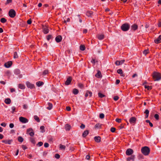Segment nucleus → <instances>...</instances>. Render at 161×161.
<instances>
[{"instance_id":"f257e3e1","label":"nucleus","mask_w":161,"mask_h":161,"mask_svg":"<svg viewBox=\"0 0 161 161\" xmlns=\"http://www.w3.org/2000/svg\"><path fill=\"white\" fill-rule=\"evenodd\" d=\"M152 76L154 81H158L161 79V74L159 72H154Z\"/></svg>"},{"instance_id":"f03ea898","label":"nucleus","mask_w":161,"mask_h":161,"mask_svg":"<svg viewBox=\"0 0 161 161\" xmlns=\"http://www.w3.org/2000/svg\"><path fill=\"white\" fill-rule=\"evenodd\" d=\"M141 152L144 155H148L150 152V149L149 147L145 146L141 148Z\"/></svg>"},{"instance_id":"7ed1b4c3","label":"nucleus","mask_w":161,"mask_h":161,"mask_svg":"<svg viewBox=\"0 0 161 161\" xmlns=\"http://www.w3.org/2000/svg\"><path fill=\"white\" fill-rule=\"evenodd\" d=\"M130 27V25L128 24L125 23L121 25V28L123 31H126L129 30Z\"/></svg>"},{"instance_id":"20e7f679","label":"nucleus","mask_w":161,"mask_h":161,"mask_svg":"<svg viewBox=\"0 0 161 161\" xmlns=\"http://www.w3.org/2000/svg\"><path fill=\"white\" fill-rule=\"evenodd\" d=\"M26 133L29 134L31 136H33L34 135V133L33 131V129L31 128L27 129Z\"/></svg>"},{"instance_id":"39448f33","label":"nucleus","mask_w":161,"mask_h":161,"mask_svg":"<svg viewBox=\"0 0 161 161\" xmlns=\"http://www.w3.org/2000/svg\"><path fill=\"white\" fill-rule=\"evenodd\" d=\"M19 121L23 123H26L28 121L27 119L23 117H19Z\"/></svg>"},{"instance_id":"423d86ee","label":"nucleus","mask_w":161,"mask_h":161,"mask_svg":"<svg viewBox=\"0 0 161 161\" xmlns=\"http://www.w3.org/2000/svg\"><path fill=\"white\" fill-rule=\"evenodd\" d=\"M125 60L124 59L121 60H117L115 61V64L117 66H119L121 65L124 63Z\"/></svg>"},{"instance_id":"0eeeda50","label":"nucleus","mask_w":161,"mask_h":161,"mask_svg":"<svg viewBox=\"0 0 161 161\" xmlns=\"http://www.w3.org/2000/svg\"><path fill=\"white\" fill-rule=\"evenodd\" d=\"M136 119L135 117H132L130 119L129 122L131 124L134 125L136 123Z\"/></svg>"},{"instance_id":"6e6552de","label":"nucleus","mask_w":161,"mask_h":161,"mask_svg":"<svg viewBox=\"0 0 161 161\" xmlns=\"http://www.w3.org/2000/svg\"><path fill=\"white\" fill-rule=\"evenodd\" d=\"M133 153L132 149L130 148L127 149L126 152V154L127 155H130L132 154Z\"/></svg>"},{"instance_id":"1a4fd4ad","label":"nucleus","mask_w":161,"mask_h":161,"mask_svg":"<svg viewBox=\"0 0 161 161\" xmlns=\"http://www.w3.org/2000/svg\"><path fill=\"white\" fill-rule=\"evenodd\" d=\"M62 40V37L61 36L58 35L55 38V40L57 42H60Z\"/></svg>"},{"instance_id":"9d476101","label":"nucleus","mask_w":161,"mask_h":161,"mask_svg":"<svg viewBox=\"0 0 161 161\" xmlns=\"http://www.w3.org/2000/svg\"><path fill=\"white\" fill-rule=\"evenodd\" d=\"M16 14L15 11L13 9H11V18L14 17Z\"/></svg>"},{"instance_id":"9b49d317","label":"nucleus","mask_w":161,"mask_h":161,"mask_svg":"<svg viewBox=\"0 0 161 161\" xmlns=\"http://www.w3.org/2000/svg\"><path fill=\"white\" fill-rule=\"evenodd\" d=\"M72 80V78L71 77H69L67 78V80L65 82V85H69L71 83Z\"/></svg>"},{"instance_id":"f8f14e48","label":"nucleus","mask_w":161,"mask_h":161,"mask_svg":"<svg viewBox=\"0 0 161 161\" xmlns=\"http://www.w3.org/2000/svg\"><path fill=\"white\" fill-rule=\"evenodd\" d=\"M155 43L158 44L161 42V35H159L158 37L154 40Z\"/></svg>"},{"instance_id":"ddd939ff","label":"nucleus","mask_w":161,"mask_h":161,"mask_svg":"<svg viewBox=\"0 0 161 161\" xmlns=\"http://www.w3.org/2000/svg\"><path fill=\"white\" fill-rule=\"evenodd\" d=\"M27 86L28 87L31 89L35 88L34 85L33 84H31L29 82H27L26 83Z\"/></svg>"},{"instance_id":"4468645a","label":"nucleus","mask_w":161,"mask_h":161,"mask_svg":"<svg viewBox=\"0 0 161 161\" xmlns=\"http://www.w3.org/2000/svg\"><path fill=\"white\" fill-rule=\"evenodd\" d=\"M95 76L98 78H101L102 77V75L100 71H98L97 73L95 75Z\"/></svg>"},{"instance_id":"2eb2a0df","label":"nucleus","mask_w":161,"mask_h":161,"mask_svg":"<svg viewBox=\"0 0 161 161\" xmlns=\"http://www.w3.org/2000/svg\"><path fill=\"white\" fill-rule=\"evenodd\" d=\"M89 131L88 130H85L82 134V136L83 137H85L89 134Z\"/></svg>"},{"instance_id":"dca6fc26","label":"nucleus","mask_w":161,"mask_h":161,"mask_svg":"<svg viewBox=\"0 0 161 161\" xmlns=\"http://www.w3.org/2000/svg\"><path fill=\"white\" fill-rule=\"evenodd\" d=\"M93 14V12L92 11H88L86 12V15L88 17H92Z\"/></svg>"},{"instance_id":"f3484780","label":"nucleus","mask_w":161,"mask_h":161,"mask_svg":"<svg viewBox=\"0 0 161 161\" xmlns=\"http://www.w3.org/2000/svg\"><path fill=\"white\" fill-rule=\"evenodd\" d=\"M101 137L99 136H95L94 138L95 141L97 142H100L101 141Z\"/></svg>"},{"instance_id":"a211bd4d","label":"nucleus","mask_w":161,"mask_h":161,"mask_svg":"<svg viewBox=\"0 0 161 161\" xmlns=\"http://www.w3.org/2000/svg\"><path fill=\"white\" fill-rule=\"evenodd\" d=\"M138 28V26L136 24H134L131 26V29L134 31L136 30Z\"/></svg>"},{"instance_id":"6ab92c4d","label":"nucleus","mask_w":161,"mask_h":161,"mask_svg":"<svg viewBox=\"0 0 161 161\" xmlns=\"http://www.w3.org/2000/svg\"><path fill=\"white\" fill-rule=\"evenodd\" d=\"M71 128V126L68 124H67L65 126V129L66 130H70Z\"/></svg>"},{"instance_id":"aec40b11","label":"nucleus","mask_w":161,"mask_h":161,"mask_svg":"<svg viewBox=\"0 0 161 161\" xmlns=\"http://www.w3.org/2000/svg\"><path fill=\"white\" fill-rule=\"evenodd\" d=\"M4 66L7 68H8L10 67V61H8L7 63H5L4 64Z\"/></svg>"},{"instance_id":"412c9836","label":"nucleus","mask_w":161,"mask_h":161,"mask_svg":"<svg viewBox=\"0 0 161 161\" xmlns=\"http://www.w3.org/2000/svg\"><path fill=\"white\" fill-rule=\"evenodd\" d=\"M79 92L78 90L76 88L74 89L73 90V93L75 95L78 94Z\"/></svg>"},{"instance_id":"4be33fe9","label":"nucleus","mask_w":161,"mask_h":161,"mask_svg":"<svg viewBox=\"0 0 161 161\" xmlns=\"http://www.w3.org/2000/svg\"><path fill=\"white\" fill-rule=\"evenodd\" d=\"M18 87L19 88L21 89H24L25 88V86L23 84H19Z\"/></svg>"},{"instance_id":"5701e85b","label":"nucleus","mask_w":161,"mask_h":161,"mask_svg":"<svg viewBox=\"0 0 161 161\" xmlns=\"http://www.w3.org/2000/svg\"><path fill=\"white\" fill-rule=\"evenodd\" d=\"M48 106L47 107V109L48 110L51 109L53 107L52 104L50 103H48Z\"/></svg>"},{"instance_id":"b1692460","label":"nucleus","mask_w":161,"mask_h":161,"mask_svg":"<svg viewBox=\"0 0 161 161\" xmlns=\"http://www.w3.org/2000/svg\"><path fill=\"white\" fill-rule=\"evenodd\" d=\"M97 38L99 40H102L104 38V35L103 34L98 35L97 36Z\"/></svg>"},{"instance_id":"393cba45","label":"nucleus","mask_w":161,"mask_h":161,"mask_svg":"<svg viewBox=\"0 0 161 161\" xmlns=\"http://www.w3.org/2000/svg\"><path fill=\"white\" fill-rule=\"evenodd\" d=\"M43 84L44 83L43 82L40 81L37 82L36 83V85L38 86H42Z\"/></svg>"},{"instance_id":"a878e982","label":"nucleus","mask_w":161,"mask_h":161,"mask_svg":"<svg viewBox=\"0 0 161 161\" xmlns=\"http://www.w3.org/2000/svg\"><path fill=\"white\" fill-rule=\"evenodd\" d=\"M149 111L148 109H146L144 112V113L146 114L145 118H147L148 116Z\"/></svg>"},{"instance_id":"bb28decb","label":"nucleus","mask_w":161,"mask_h":161,"mask_svg":"<svg viewBox=\"0 0 161 161\" xmlns=\"http://www.w3.org/2000/svg\"><path fill=\"white\" fill-rule=\"evenodd\" d=\"M98 62L97 60L95 59L92 58L91 61V62L93 64H95L96 63H97Z\"/></svg>"},{"instance_id":"cd10ccee","label":"nucleus","mask_w":161,"mask_h":161,"mask_svg":"<svg viewBox=\"0 0 161 161\" xmlns=\"http://www.w3.org/2000/svg\"><path fill=\"white\" fill-rule=\"evenodd\" d=\"M5 103L7 104L10 103V99L9 98H6L4 100Z\"/></svg>"},{"instance_id":"c85d7f7f","label":"nucleus","mask_w":161,"mask_h":161,"mask_svg":"<svg viewBox=\"0 0 161 161\" xmlns=\"http://www.w3.org/2000/svg\"><path fill=\"white\" fill-rule=\"evenodd\" d=\"M2 142L5 143V144H10V140H4L2 141Z\"/></svg>"},{"instance_id":"c756f323","label":"nucleus","mask_w":161,"mask_h":161,"mask_svg":"<svg viewBox=\"0 0 161 161\" xmlns=\"http://www.w3.org/2000/svg\"><path fill=\"white\" fill-rule=\"evenodd\" d=\"M18 141L20 142H22L24 141V139L21 136H19L18 138Z\"/></svg>"},{"instance_id":"7c9ffc66","label":"nucleus","mask_w":161,"mask_h":161,"mask_svg":"<svg viewBox=\"0 0 161 161\" xmlns=\"http://www.w3.org/2000/svg\"><path fill=\"white\" fill-rule=\"evenodd\" d=\"M134 156H131L130 157L126 159V160H127V161H129L131 159H133V160H134Z\"/></svg>"},{"instance_id":"2f4dec72","label":"nucleus","mask_w":161,"mask_h":161,"mask_svg":"<svg viewBox=\"0 0 161 161\" xmlns=\"http://www.w3.org/2000/svg\"><path fill=\"white\" fill-rule=\"evenodd\" d=\"M101 125L100 124L98 123L96 124L95 126V129L97 128H100L101 127Z\"/></svg>"},{"instance_id":"473e14b6","label":"nucleus","mask_w":161,"mask_h":161,"mask_svg":"<svg viewBox=\"0 0 161 161\" xmlns=\"http://www.w3.org/2000/svg\"><path fill=\"white\" fill-rule=\"evenodd\" d=\"M80 49L82 51H84L85 49V47L84 45H81L80 46Z\"/></svg>"},{"instance_id":"72a5a7b5","label":"nucleus","mask_w":161,"mask_h":161,"mask_svg":"<svg viewBox=\"0 0 161 161\" xmlns=\"http://www.w3.org/2000/svg\"><path fill=\"white\" fill-rule=\"evenodd\" d=\"M34 119L37 122H40L39 118L37 116H36V115L35 116H34Z\"/></svg>"},{"instance_id":"f704fd0d","label":"nucleus","mask_w":161,"mask_h":161,"mask_svg":"<svg viewBox=\"0 0 161 161\" xmlns=\"http://www.w3.org/2000/svg\"><path fill=\"white\" fill-rule=\"evenodd\" d=\"M43 32L45 34H47L49 32V30L47 28H44L43 29Z\"/></svg>"},{"instance_id":"c9c22d12","label":"nucleus","mask_w":161,"mask_h":161,"mask_svg":"<svg viewBox=\"0 0 161 161\" xmlns=\"http://www.w3.org/2000/svg\"><path fill=\"white\" fill-rule=\"evenodd\" d=\"M12 113H14V112H16L18 110L16 109V108L14 107H13L12 108Z\"/></svg>"},{"instance_id":"e433bc0d","label":"nucleus","mask_w":161,"mask_h":161,"mask_svg":"<svg viewBox=\"0 0 161 161\" xmlns=\"http://www.w3.org/2000/svg\"><path fill=\"white\" fill-rule=\"evenodd\" d=\"M117 72L118 73L120 74L121 76L122 77H124L125 76L123 71H117Z\"/></svg>"},{"instance_id":"4c0bfd02","label":"nucleus","mask_w":161,"mask_h":161,"mask_svg":"<svg viewBox=\"0 0 161 161\" xmlns=\"http://www.w3.org/2000/svg\"><path fill=\"white\" fill-rule=\"evenodd\" d=\"M6 21V19L4 18H2L0 19V21L2 23H4Z\"/></svg>"},{"instance_id":"58836bf2","label":"nucleus","mask_w":161,"mask_h":161,"mask_svg":"<svg viewBox=\"0 0 161 161\" xmlns=\"http://www.w3.org/2000/svg\"><path fill=\"white\" fill-rule=\"evenodd\" d=\"M14 58H18V55H17V53L15 52L14 53Z\"/></svg>"},{"instance_id":"ea45409f","label":"nucleus","mask_w":161,"mask_h":161,"mask_svg":"<svg viewBox=\"0 0 161 161\" xmlns=\"http://www.w3.org/2000/svg\"><path fill=\"white\" fill-rule=\"evenodd\" d=\"M146 122L147 123H148L151 127H152L153 126V124L150 122V120H146Z\"/></svg>"},{"instance_id":"a19ab883","label":"nucleus","mask_w":161,"mask_h":161,"mask_svg":"<svg viewBox=\"0 0 161 161\" xmlns=\"http://www.w3.org/2000/svg\"><path fill=\"white\" fill-rule=\"evenodd\" d=\"M30 140L31 142L32 143H33L34 144H35L36 141H35V140H34V138H30Z\"/></svg>"},{"instance_id":"79ce46f5","label":"nucleus","mask_w":161,"mask_h":161,"mask_svg":"<svg viewBox=\"0 0 161 161\" xmlns=\"http://www.w3.org/2000/svg\"><path fill=\"white\" fill-rule=\"evenodd\" d=\"M98 95L99 97L100 98H103L105 96L104 95L102 94L101 93H98Z\"/></svg>"},{"instance_id":"37998d69","label":"nucleus","mask_w":161,"mask_h":161,"mask_svg":"<svg viewBox=\"0 0 161 161\" xmlns=\"http://www.w3.org/2000/svg\"><path fill=\"white\" fill-rule=\"evenodd\" d=\"M59 148L61 149L64 150L65 148V146L64 145H63L62 144H60Z\"/></svg>"},{"instance_id":"c03bdc74","label":"nucleus","mask_w":161,"mask_h":161,"mask_svg":"<svg viewBox=\"0 0 161 161\" xmlns=\"http://www.w3.org/2000/svg\"><path fill=\"white\" fill-rule=\"evenodd\" d=\"M154 118L157 120H158L159 119V116L158 114H156L154 115Z\"/></svg>"},{"instance_id":"a18cd8bd","label":"nucleus","mask_w":161,"mask_h":161,"mask_svg":"<svg viewBox=\"0 0 161 161\" xmlns=\"http://www.w3.org/2000/svg\"><path fill=\"white\" fill-rule=\"evenodd\" d=\"M78 86L81 88H82L84 87V85L81 83H79L78 84Z\"/></svg>"},{"instance_id":"49530a36","label":"nucleus","mask_w":161,"mask_h":161,"mask_svg":"<svg viewBox=\"0 0 161 161\" xmlns=\"http://www.w3.org/2000/svg\"><path fill=\"white\" fill-rule=\"evenodd\" d=\"M52 36L51 35H48L47 36V41H49L52 38Z\"/></svg>"},{"instance_id":"de8ad7c7","label":"nucleus","mask_w":161,"mask_h":161,"mask_svg":"<svg viewBox=\"0 0 161 161\" xmlns=\"http://www.w3.org/2000/svg\"><path fill=\"white\" fill-rule=\"evenodd\" d=\"M104 115L103 114L101 113L100 114L99 117L100 118L102 119H103L104 118Z\"/></svg>"},{"instance_id":"09e8293b","label":"nucleus","mask_w":161,"mask_h":161,"mask_svg":"<svg viewBox=\"0 0 161 161\" xmlns=\"http://www.w3.org/2000/svg\"><path fill=\"white\" fill-rule=\"evenodd\" d=\"M148 53V50H144L143 52V53L144 54L146 55Z\"/></svg>"},{"instance_id":"8fccbe9b","label":"nucleus","mask_w":161,"mask_h":161,"mask_svg":"<svg viewBox=\"0 0 161 161\" xmlns=\"http://www.w3.org/2000/svg\"><path fill=\"white\" fill-rule=\"evenodd\" d=\"M115 130H116V129L114 127H112L111 128V130H110L112 132H114L115 131Z\"/></svg>"},{"instance_id":"3c124183","label":"nucleus","mask_w":161,"mask_h":161,"mask_svg":"<svg viewBox=\"0 0 161 161\" xmlns=\"http://www.w3.org/2000/svg\"><path fill=\"white\" fill-rule=\"evenodd\" d=\"M55 158L57 159H58L60 158V156L58 154H55Z\"/></svg>"},{"instance_id":"603ef678","label":"nucleus","mask_w":161,"mask_h":161,"mask_svg":"<svg viewBox=\"0 0 161 161\" xmlns=\"http://www.w3.org/2000/svg\"><path fill=\"white\" fill-rule=\"evenodd\" d=\"M119 98V97L118 96H115L114 97V99L115 101L118 100Z\"/></svg>"},{"instance_id":"864d4df0","label":"nucleus","mask_w":161,"mask_h":161,"mask_svg":"<svg viewBox=\"0 0 161 161\" xmlns=\"http://www.w3.org/2000/svg\"><path fill=\"white\" fill-rule=\"evenodd\" d=\"M116 122L118 123H120L121 121V119L117 118L115 120Z\"/></svg>"},{"instance_id":"5fc2aeb1","label":"nucleus","mask_w":161,"mask_h":161,"mask_svg":"<svg viewBox=\"0 0 161 161\" xmlns=\"http://www.w3.org/2000/svg\"><path fill=\"white\" fill-rule=\"evenodd\" d=\"M42 145H43V142H39L37 144V145L38 146H40V147L42 146Z\"/></svg>"},{"instance_id":"6e6d98bb","label":"nucleus","mask_w":161,"mask_h":161,"mask_svg":"<svg viewBox=\"0 0 161 161\" xmlns=\"http://www.w3.org/2000/svg\"><path fill=\"white\" fill-rule=\"evenodd\" d=\"M22 148L23 150H25V149L27 148L26 146L25 145H22Z\"/></svg>"},{"instance_id":"4d7b16f0","label":"nucleus","mask_w":161,"mask_h":161,"mask_svg":"<svg viewBox=\"0 0 161 161\" xmlns=\"http://www.w3.org/2000/svg\"><path fill=\"white\" fill-rule=\"evenodd\" d=\"M85 125L83 124H82L80 126V128L82 129H84L85 128Z\"/></svg>"},{"instance_id":"13d9d810","label":"nucleus","mask_w":161,"mask_h":161,"mask_svg":"<svg viewBox=\"0 0 161 161\" xmlns=\"http://www.w3.org/2000/svg\"><path fill=\"white\" fill-rule=\"evenodd\" d=\"M48 73V71H43L42 72V75H45Z\"/></svg>"},{"instance_id":"bf43d9fd","label":"nucleus","mask_w":161,"mask_h":161,"mask_svg":"<svg viewBox=\"0 0 161 161\" xmlns=\"http://www.w3.org/2000/svg\"><path fill=\"white\" fill-rule=\"evenodd\" d=\"M44 146L45 147H48L49 146V144L48 143H45L44 144Z\"/></svg>"},{"instance_id":"052dcab7","label":"nucleus","mask_w":161,"mask_h":161,"mask_svg":"<svg viewBox=\"0 0 161 161\" xmlns=\"http://www.w3.org/2000/svg\"><path fill=\"white\" fill-rule=\"evenodd\" d=\"M66 109L68 111H69L71 110V108L69 106H67L66 107Z\"/></svg>"},{"instance_id":"680f3d73","label":"nucleus","mask_w":161,"mask_h":161,"mask_svg":"<svg viewBox=\"0 0 161 161\" xmlns=\"http://www.w3.org/2000/svg\"><path fill=\"white\" fill-rule=\"evenodd\" d=\"M23 108L25 109H26L28 108V106L25 104L23 105Z\"/></svg>"},{"instance_id":"e2e57ef3","label":"nucleus","mask_w":161,"mask_h":161,"mask_svg":"<svg viewBox=\"0 0 161 161\" xmlns=\"http://www.w3.org/2000/svg\"><path fill=\"white\" fill-rule=\"evenodd\" d=\"M1 125L3 127H5L6 125V124L4 123H2L1 124Z\"/></svg>"},{"instance_id":"0e129e2a","label":"nucleus","mask_w":161,"mask_h":161,"mask_svg":"<svg viewBox=\"0 0 161 161\" xmlns=\"http://www.w3.org/2000/svg\"><path fill=\"white\" fill-rule=\"evenodd\" d=\"M27 23L28 24H31V19H28L27 21Z\"/></svg>"},{"instance_id":"69168bd1","label":"nucleus","mask_w":161,"mask_h":161,"mask_svg":"<svg viewBox=\"0 0 161 161\" xmlns=\"http://www.w3.org/2000/svg\"><path fill=\"white\" fill-rule=\"evenodd\" d=\"M120 80H116V81L115 84L116 85L118 84L120 82Z\"/></svg>"},{"instance_id":"338daca9","label":"nucleus","mask_w":161,"mask_h":161,"mask_svg":"<svg viewBox=\"0 0 161 161\" xmlns=\"http://www.w3.org/2000/svg\"><path fill=\"white\" fill-rule=\"evenodd\" d=\"M86 158L87 160H89L90 158V156L89 155H88L86 156Z\"/></svg>"},{"instance_id":"774afa93","label":"nucleus","mask_w":161,"mask_h":161,"mask_svg":"<svg viewBox=\"0 0 161 161\" xmlns=\"http://www.w3.org/2000/svg\"><path fill=\"white\" fill-rule=\"evenodd\" d=\"M158 26L159 27H161V20L159 21Z\"/></svg>"}]
</instances>
